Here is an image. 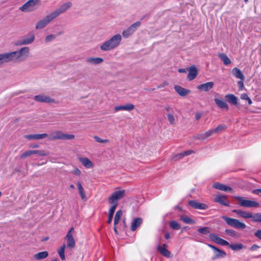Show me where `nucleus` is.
I'll return each mask as SVG.
<instances>
[{
	"label": "nucleus",
	"mask_w": 261,
	"mask_h": 261,
	"mask_svg": "<svg viewBox=\"0 0 261 261\" xmlns=\"http://www.w3.org/2000/svg\"><path fill=\"white\" fill-rule=\"evenodd\" d=\"M30 54V49L28 46L22 47L17 51L0 54V65L11 61H23Z\"/></svg>",
	"instance_id": "f257e3e1"
},
{
	"label": "nucleus",
	"mask_w": 261,
	"mask_h": 261,
	"mask_svg": "<svg viewBox=\"0 0 261 261\" xmlns=\"http://www.w3.org/2000/svg\"><path fill=\"white\" fill-rule=\"evenodd\" d=\"M122 39V36L120 34H117L103 42L100 45V48L104 51L112 50L120 44Z\"/></svg>",
	"instance_id": "f03ea898"
},
{
	"label": "nucleus",
	"mask_w": 261,
	"mask_h": 261,
	"mask_svg": "<svg viewBox=\"0 0 261 261\" xmlns=\"http://www.w3.org/2000/svg\"><path fill=\"white\" fill-rule=\"evenodd\" d=\"M125 195V191L121 190L114 192L108 198L109 203L112 204V206L117 207L118 206V201L123 198Z\"/></svg>",
	"instance_id": "7ed1b4c3"
},
{
	"label": "nucleus",
	"mask_w": 261,
	"mask_h": 261,
	"mask_svg": "<svg viewBox=\"0 0 261 261\" xmlns=\"http://www.w3.org/2000/svg\"><path fill=\"white\" fill-rule=\"evenodd\" d=\"M40 4V0H29L20 8V10L23 12L33 11L38 9Z\"/></svg>",
	"instance_id": "20e7f679"
},
{
	"label": "nucleus",
	"mask_w": 261,
	"mask_h": 261,
	"mask_svg": "<svg viewBox=\"0 0 261 261\" xmlns=\"http://www.w3.org/2000/svg\"><path fill=\"white\" fill-rule=\"evenodd\" d=\"M35 39V34L33 32H30L17 40L15 43V45L17 46H22L31 44L34 42Z\"/></svg>",
	"instance_id": "39448f33"
},
{
	"label": "nucleus",
	"mask_w": 261,
	"mask_h": 261,
	"mask_svg": "<svg viewBox=\"0 0 261 261\" xmlns=\"http://www.w3.org/2000/svg\"><path fill=\"white\" fill-rule=\"evenodd\" d=\"M222 218L228 225L237 229H243L246 227V225L245 223L241 222L238 219L231 218L226 216H223Z\"/></svg>",
	"instance_id": "423d86ee"
},
{
	"label": "nucleus",
	"mask_w": 261,
	"mask_h": 261,
	"mask_svg": "<svg viewBox=\"0 0 261 261\" xmlns=\"http://www.w3.org/2000/svg\"><path fill=\"white\" fill-rule=\"evenodd\" d=\"M234 198L239 201V205L242 207H256L259 206V203L256 201L245 199L241 196H236Z\"/></svg>",
	"instance_id": "0eeeda50"
},
{
	"label": "nucleus",
	"mask_w": 261,
	"mask_h": 261,
	"mask_svg": "<svg viewBox=\"0 0 261 261\" xmlns=\"http://www.w3.org/2000/svg\"><path fill=\"white\" fill-rule=\"evenodd\" d=\"M35 154L40 156H46L49 154V152L41 150H28L21 153L20 155V158L24 159Z\"/></svg>",
	"instance_id": "6e6552de"
},
{
	"label": "nucleus",
	"mask_w": 261,
	"mask_h": 261,
	"mask_svg": "<svg viewBox=\"0 0 261 261\" xmlns=\"http://www.w3.org/2000/svg\"><path fill=\"white\" fill-rule=\"evenodd\" d=\"M72 6V3L70 2H67L62 5L60 7L55 10L51 15L53 16H58V15L62 14L67 11Z\"/></svg>",
	"instance_id": "1a4fd4ad"
},
{
	"label": "nucleus",
	"mask_w": 261,
	"mask_h": 261,
	"mask_svg": "<svg viewBox=\"0 0 261 261\" xmlns=\"http://www.w3.org/2000/svg\"><path fill=\"white\" fill-rule=\"evenodd\" d=\"M34 99L36 101L39 102H45L48 103H57L56 100L50 96L45 94H39L34 97Z\"/></svg>",
	"instance_id": "9d476101"
},
{
	"label": "nucleus",
	"mask_w": 261,
	"mask_h": 261,
	"mask_svg": "<svg viewBox=\"0 0 261 261\" xmlns=\"http://www.w3.org/2000/svg\"><path fill=\"white\" fill-rule=\"evenodd\" d=\"M73 232L74 228L71 227L65 237V239L67 240V247L70 249H73L75 246V242L73 237Z\"/></svg>",
	"instance_id": "9b49d317"
},
{
	"label": "nucleus",
	"mask_w": 261,
	"mask_h": 261,
	"mask_svg": "<svg viewBox=\"0 0 261 261\" xmlns=\"http://www.w3.org/2000/svg\"><path fill=\"white\" fill-rule=\"evenodd\" d=\"M54 17H43L40 19L37 23L35 29L41 30L45 28L53 20Z\"/></svg>",
	"instance_id": "f8f14e48"
},
{
	"label": "nucleus",
	"mask_w": 261,
	"mask_h": 261,
	"mask_svg": "<svg viewBox=\"0 0 261 261\" xmlns=\"http://www.w3.org/2000/svg\"><path fill=\"white\" fill-rule=\"evenodd\" d=\"M209 238L212 241H213L218 244H220V245H221L223 246L228 245L229 246V244L227 241L218 237L215 233H210L209 234Z\"/></svg>",
	"instance_id": "ddd939ff"
},
{
	"label": "nucleus",
	"mask_w": 261,
	"mask_h": 261,
	"mask_svg": "<svg viewBox=\"0 0 261 261\" xmlns=\"http://www.w3.org/2000/svg\"><path fill=\"white\" fill-rule=\"evenodd\" d=\"M135 108V106L132 103H126L124 105L122 106H118L114 108V111L115 112H118L120 111H131L134 110Z\"/></svg>",
	"instance_id": "4468645a"
},
{
	"label": "nucleus",
	"mask_w": 261,
	"mask_h": 261,
	"mask_svg": "<svg viewBox=\"0 0 261 261\" xmlns=\"http://www.w3.org/2000/svg\"><path fill=\"white\" fill-rule=\"evenodd\" d=\"M48 137L47 134H31L27 135L24 136V138L32 140H42Z\"/></svg>",
	"instance_id": "2eb2a0df"
},
{
	"label": "nucleus",
	"mask_w": 261,
	"mask_h": 261,
	"mask_svg": "<svg viewBox=\"0 0 261 261\" xmlns=\"http://www.w3.org/2000/svg\"><path fill=\"white\" fill-rule=\"evenodd\" d=\"M86 62L89 64L96 65L102 63L103 59L100 57H89L86 59Z\"/></svg>",
	"instance_id": "dca6fc26"
},
{
	"label": "nucleus",
	"mask_w": 261,
	"mask_h": 261,
	"mask_svg": "<svg viewBox=\"0 0 261 261\" xmlns=\"http://www.w3.org/2000/svg\"><path fill=\"white\" fill-rule=\"evenodd\" d=\"M213 134H215L213 129H209L203 133L197 134L194 138L199 140H204Z\"/></svg>",
	"instance_id": "f3484780"
},
{
	"label": "nucleus",
	"mask_w": 261,
	"mask_h": 261,
	"mask_svg": "<svg viewBox=\"0 0 261 261\" xmlns=\"http://www.w3.org/2000/svg\"><path fill=\"white\" fill-rule=\"evenodd\" d=\"M214 85V83L213 82H210L198 85L197 86V89L200 91L206 92L212 89Z\"/></svg>",
	"instance_id": "a211bd4d"
},
{
	"label": "nucleus",
	"mask_w": 261,
	"mask_h": 261,
	"mask_svg": "<svg viewBox=\"0 0 261 261\" xmlns=\"http://www.w3.org/2000/svg\"><path fill=\"white\" fill-rule=\"evenodd\" d=\"M189 204L192 207L199 210H205L207 206L204 203H200L194 200H191L189 202Z\"/></svg>",
	"instance_id": "6ab92c4d"
},
{
	"label": "nucleus",
	"mask_w": 261,
	"mask_h": 261,
	"mask_svg": "<svg viewBox=\"0 0 261 261\" xmlns=\"http://www.w3.org/2000/svg\"><path fill=\"white\" fill-rule=\"evenodd\" d=\"M167 247V245L163 244L162 246L159 245L157 249L162 255L166 257H170L171 256V252L166 249Z\"/></svg>",
	"instance_id": "aec40b11"
},
{
	"label": "nucleus",
	"mask_w": 261,
	"mask_h": 261,
	"mask_svg": "<svg viewBox=\"0 0 261 261\" xmlns=\"http://www.w3.org/2000/svg\"><path fill=\"white\" fill-rule=\"evenodd\" d=\"M174 89L175 91L181 96H185L190 92V90L182 88L178 85H175L174 86Z\"/></svg>",
	"instance_id": "412c9836"
},
{
	"label": "nucleus",
	"mask_w": 261,
	"mask_h": 261,
	"mask_svg": "<svg viewBox=\"0 0 261 261\" xmlns=\"http://www.w3.org/2000/svg\"><path fill=\"white\" fill-rule=\"evenodd\" d=\"M62 132L61 130H55L50 135H48V139L50 141L55 140H61Z\"/></svg>",
	"instance_id": "4be33fe9"
},
{
	"label": "nucleus",
	"mask_w": 261,
	"mask_h": 261,
	"mask_svg": "<svg viewBox=\"0 0 261 261\" xmlns=\"http://www.w3.org/2000/svg\"><path fill=\"white\" fill-rule=\"evenodd\" d=\"M233 213L237 214L239 216L245 219L250 218L251 217V213L242 211L241 210H234Z\"/></svg>",
	"instance_id": "5701e85b"
},
{
	"label": "nucleus",
	"mask_w": 261,
	"mask_h": 261,
	"mask_svg": "<svg viewBox=\"0 0 261 261\" xmlns=\"http://www.w3.org/2000/svg\"><path fill=\"white\" fill-rule=\"evenodd\" d=\"M208 246L214 251L217 257H224L226 255V253L224 251L219 249L215 246L210 244H208Z\"/></svg>",
	"instance_id": "b1692460"
},
{
	"label": "nucleus",
	"mask_w": 261,
	"mask_h": 261,
	"mask_svg": "<svg viewBox=\"0 0 261 261\" xmlns=\"http://www.w3.org/2000/svg\"><path fill=\"white\" fill-rule=\"evenodd\" d=\"M189 73L187 78L189 81L194 80L197 75V70L195 66H192L189 69Z\"/></svg>",
	"instance_id": "393cba45"
},
{
	"label": "nucleus",
	"mask_w": 261,
	"mask_h": 261,
	"mask_svg": "<svg viewBox=\"0 0 261 261\" xmlns=\"http://www.w3.org/2000/svg\"><path fill=\"white\" fill-rule=\"evenodd\" d=\"M214 101L216 105L220 109H224L226 111L228 110V106L224 100L215 98Z\"/></svg>",
	"instance_id": "a878e982"
},
{
	"label": "nucleus",
	"mask_w": 261,
	"mask_h": 261,
	"mask_svg": "<svg viewBox=\"0 0 261 261\" xmlns=\"http://www.w3.org/2000/svg\"><path fill=\"white\" fill-rule=\"evenodd\" d=\"M213 187L217 189L226 192H231L232 191V189L230 187L218 182L214 184L213 185Z\"/></svg>",
	"instance_id": "bb28decb"
},
{
	"label": "nucleus",
	"mask_w": 261,
	"mask_h": 261,
	"mask_svg": "<svg viewBox=\"0 0 261 261\" xmlns=\"http://www.w3.org/2000/svg\"><path fill=\"white\" fill-rule=\"evenodd\" d=\"M143 220L141 218H137L135 219L131 223V230L135 231L142 223Z\"/></svg>",
	"instance_id": "cd10ccee"
},
{
	"label": "nucleus",
	"mask_w": 261,
	"mask_h": 261,
	"mask_svg": "<svg viewBox=\"0 0 261 261\" xmlns=\"http://www.w3.org/2000/svg\"><path fill=\"white\" fill-rule=\"evenodd\" d=\"M215 201L223 205H228V203L227 202V197L224 195H217Z\"/></svg>",
	"instance_id": "c85d7f7f"
},
{
	"label": "nucleus",
	"mask_w": 261,
	"mask_h": 261,
	"mask_svg": "<svg viewBox=\"0 0 261 261\" xmlns=\"http://www.w3.org/2000/svg\"><path fill=\"white\" fill-rule=\"evenodd\" d=\"M80 162L87 168H91L94 166L93 163L87 158H80Z\"/></svg>",
	"instance_id": "c756f323"
},
{
	"label": "nucleus",
	"mask_w": 261,
	"mask_h": 261,
	"mask_svg": "<svg viewBox=\"0 0 261 261\" xmlns=\"http://www.w3.org/2000/svg\"><path fill=\"white\" fill-rule=\"evenodd\" d=\"M77 187L79 192V194L80 195L81 199L83 201H86L87 200V197L85 193V192L84 191V189L82 185V184L80 181H77L76 182Z\"/></svg>",
	"instance_id": "7c9ffc66"
},
{
	"label": "nucleus",
	"mask_w": 261,
	"mask_h": 261,
	"mask_svg": "<svg viewBox=\"0 0 261 261\" xmlns=\"http://www.w3.org/2000/svg\"><path fill=\"white\" fill-rule=\"evenodd\" d=\"M227 101L233 105L238 104V97L232 94H228L225 96Z\"/></svg>",
	"instance_id": "2f4dec72"
},
{
	"label": "nucleus",
	"mask_w": 261,
	"mask_h": 261,
	"mask_svg": "<svg viewBox=\"0 0 261 261\" xmlns=\"http://www.w3.org/2000/svg\"><path fill=\"white\" fill-rule=\"evenodd\" d=\"M232 74L237 79H239L242 81L245 79V76L242 71L239 68L235 67L232 69Z\"/></svg>",
	"instance_id": "473e14b6"
},
{
	"label": "nucleus",
	"mask_w": 261,
	"mask_h": 261,
	"mask_svg": "<svg viewBox=\"0 0 261 261\" xmlns=\"http://www.w3.org/2000/svg\"><path fill=\"white\" fill-rule=\"evenodd\" d=\"M48 256V252L44 251L34 254L33 257L35 260H40L46 258Z\"/></svg>",
	"instance_id": "72a5a7b5"
},
{
	"label": "nucleus",
	"mask_w": 261,
	"mask_h": 261,
	"mask_svg": "<svg viewBox=\"0 0 261 261\" xmlns=\"http://www.w3.org/2000/svg\"><path fill=\"white\" fill-rule=\"evenodd\" d=\"M218 57L223 61L224 65H227L231 63L230 60L225 54L220 53L218 55Z\"/></svg>",
	"instance_id": "f704fd0d"
},
{
	"label": "nucleus",
	"mask_w": 261,
	"mask_h": 261,
	"mask_svg": "<svg viewBox=\"0 0 261 261\" xmlns=\"http://www.w3.org/2000/svg\"><path fill=\"white\" fill-rule=\"evenodd\" d=\"M66 248L65 244H63L58 250V253L62 260L65 259V250Z\"/></svg>",
	"instance_id": "c9c22d12"
},
{
	"label": "nucleus",
	"mask_w": 261,
	"mask_h": 261,
	"mask_svg": "<svg viewBox=\"0 0 261 261\" xmlns=\"http://www.w3.org/2000/svg\"><path fill=\"white\" fill-rule=\"evenodd\" d=\"M227 128V126L225 124H220L218 125L215 128L213 129L215 134H220L225 131Z\"/></svg>",
	"instance_id": "e433bc0d"
},
{
	"label": "nucleus",
	"mask_w": 261,
	"mask_h": 261,
	"mask_svg": "<svg viewBox=\"0 0 261 261\" xmlns=\"http://www.w3.org/2000/svg\"><path fill=\"white\" fill-rule=\"evenodd\" d=\"M180 219L186 224H194L195 221L187 215H181Z\"/></svg>",
	"instance_id": "4c0bfd02"
},
{
	"label": "nucleus",
	"mask_w": 261,
	"mask_h": 261,
	"mask_svg": "<svg viewBox=\"0 0 261 261\" xmlns=\"http://www.w3.org/2000/svg\"><path fill=\"white\" fill-rule=\"evenodd\" d=\"M116 208V207L113 206H111V207L110 208L109 211L108 219L107 221L108 223L110 224L112 222L113 215Z\"/></svg>",
	"instance_id": "58836bf2"
},
{
	"label": "nucleus",
	"mask_w": 261,
	"mask_h": 261,
	"mask_svg": "<svg viewBox=\"0 0 261 261\" xmlns=\"http://www.w3.org/2000/svg\"><path fill=\"white\" fill-rule=\"evenodd\" d=\"M122 214L123 212L121 210H119L116 212L114 221V225L115 226H116L119 223Z\"/></svg>",
	"instance_id": "ea45409f"
},
{
	"label": "nucleus",
	"mask_w": 261,
	"mask_h": 261,
	"mask_svg": "<svg viewBox=\"0 0 261 261\" xmlns=\"http://www.w3.org/2000/svg\"><path fill=\"white\" fill-rule=\"evenodd\" d=\"M229 247L234 251L240 250L244 248V246L241 243H237L234 244H229Z\"/></svg>",
	"instance_id": "a19ab883"
},
{
	"label": "nucleus",
	"mask_w": 261,
	"mask_h": 261,
	"mask_svg": "<svg viewBox=\"0 0 261 261\" xmlns=\"http://www.w3.org/2000/svg\"><path fill=\"white\" fill-rule=\"evenodd\" d=\"M252 220L255 222H261V213H256L255 214H252L251 213V217Z\"/></svg>",
	"instance_id": "79ce46f5"
},
{
	"label": "nucleus",
	"mask_w": 261,
	"mask_h": 261,
	"mask_svg": "<svg viewBox=\"0 0 261 261\" xmlns=\"http://www.w3.org/2000/svg\"><path fill=\"white\" fill-rule=\"evenodd\" d=\"M133 34L134 32L129 29V28H128L122 32V35L124 38H128Z\"/></svg>",
	"instance_id": "37998d69"
},
{
	"label": "nucleus",
	"mask_w": 261,
	"mask_h": 261,
	"mask_svg": "<svg viewBox=\"0 0 261 261\" xmlns=\"http://www.w3.org/2000/svg\"><path fill=\"white\" fill-rule=\"evenodd\" d=\"M169 225L171 228L174 230H178L180 228V224L176 221H171L169 223Z\"/></svg>",
	"instance_id": "c03bdc74"
},
{
	"label": "nucleus",
	"mask_w": 261,
	"mask_h": 261,
	"mask_svg": "<svg viewBox=\"0 0 261 261\" xmlns=\"http://www.w3.org/2000/svg\"><path fill=\"white\" fill-rule=\"evenodd\" d=\"M75 138V136L72 134H64L62 132L61 140H71Z\"/></svg>",
	"instance_id": "a18cd8bd"
},
{
	"label": "nucleus",
	"mask_w": 261,
	"mask_h": 261,
	"mask_svg": "<svg viewBox=\"0 0 261 261\" xmlns=\"http://www.w3.org/2000/svg\"><path fill=\"white\" fill-rule=\"evenodd\" d=\"M225 233L229 235L230 237H233V238H238L239 235L238 233L234 230L232 229H226L225 230Z\"/></svg>",
	"instance_id": "49530a36"
},
{
	"label": "nucleus",
	"mask_w": 261,
	"mask_h": 261,
	"mask_svg": "<svg viewBox=\"0 0 261 261\" xmlns=\"http://www.w3.org/2000/svg\"><path fill=\"white\" fill-rule=\"evenodd\" d=\"M141 25V22L140 21H137L135 22L134 23L132 24L130 26H129L128 28L134 33L137 29L140 27Z\"/></svg>",
	"instance_id": "de8ad7c7"
},
{
	"label": "nucleus",
	"mask_w": 261,
	"mask_h": 261,
	"mask_svg": "<svg viewBox=\"0 0 261 261\" xmlns=\"http://www.w3.org/2000/svg\"><path fill=\"white\" fill-rule=\"evenodd\" d=\"M199 233L202 234H206L210 233V228L208 227H200L198 229Z\"/></svg>",
	"instance_id": "09e8293b"
},
{
	"label": "nucleus",
	"mask_w": 261,
	"mask_h": 261,
	"mask_svg": "<svg viewBox=\"0 0 261 261\" xmlns=\"http://www.w3.org/2000/svg\"><path fill=\"white\" fill-rule=\"evenodd\" d=\"M94 139L97 142L101 143H109V142H110L109 140L108 139H102L100 137H99L98 136H94Z\"/></svg>",
	"instance_id": "8fccbe9b"
},
{
	"label": "nucleus",
	"mask_w": 261,
	"mask_h": 261,
	"mask_svg": "<svg viewBox=\"0 0 261 261\" xmlns=\"http://www.w3.org/2000/svg\"><path fill=\"white\" fill-rule=\"evenodd\" d=\"M167 118L169 122L172 125H174L175 124V118L173 114H168L167 115Z\"/></svg>",
	"instance_id": "3c124183"
},
{
	"label": "nucleus",
	"mask_w": 261,
	"mask_h": 261,
	"mask_svg": "<svg viewBox=\"0 0 261 261\" xmlns=\"http://www.w3.org/2000/svg\"><path fill=\"white\" fill-rule=\"evenodd\" d=\"M56 36L54 35H49L46 36L45 38V41L46 43H48L51 41L55 38Z\"/></svg>",
	"instance_id": "603ef678"
},
{
	"label": "nucleus",
	"mask_w": 261,
	"mask_h": 261,
	"mask_svg": "<svg viewBox=\"0 0 261 261\" xmlns=\"http://www.w3.org/2000/svg\"><path fill=\"white\" fill-rule=\"evenodd\" d=\"M185 156L184 155V154L182 152H181L180 153L177 154L175 156H174L172 159L173 160H180L184 158Z\"/></svg>",
	"instance_id": "864d4df0"
},
{
	"label": "nucleus",
	"mask_w": 261,
	"mask_h": 261,
	"mask_svg": "<svg viewBox=\"0 0 261 261\" xmlns=\"http://www.w3.org/2000/svg\"><path fill=\"white\" fill-rule=\"evenodd\" d=\"M185 156L184 155V154L182 152H181L180 153L177 154L175 156H174L172 159L173 160H180L184 158Z\"/></svg>",
	"instance_id": "5fc2aeb1"
},
{
	"label": "nucleus",
	"mask_w": 261,
	"mask_h": 261,
	"mask_svg": "<svg viewBox=\"0 0 261 261\" xmlns=\"http://www.w3.org/2000/svg\"><path fill=\"white\" fill-rule=\"evenodd\" d=\"M167 85H168V83L166 81H165L163 82L162 84L158 85L157 88L158 89H161L167 86Z\"/></svg>",
	"instance_id": "6e6d98bb"
},
{
	"label": "nucleus",
	"mask_w": 261,
	"mask_h": 261,
	"mask_svg": "<svg viewBox=\"0 0 261 261\" xmlns=\"http://www.w3.org/2000/svg\"><path fill=\"white\" fill-rule=\"evenodd\" d=\"M72 173L76 175L80 176L81 174V171L78 168H75L72 171Z\"/></svg>",
	"instance_id": "4d7b16f0"
},
{
	"label": "nucleus",
	"mask_w": 261,
	"mask_h": 261,
	"mask_svg": "<svg viewBox=\"0 0 261 261\" xmlns=\"http://www.w3.org/2000/svg\"><path fill=\"white\" fill-rule=\"evenodd\" d=\"M194 152H195L193 150H187V151L182 152L184 155L185 156L190 155L192 153H194Z\"/></svg>",
	"instance_id": "13d9d810"
},
{
	"label": "nucleus",
	"mask_w": 261,
	"mask_h": 261,
	"mask_svg": "<svg viewBox=\"0 0 261 261\" xmlns=\"http://www.w3.org/2000/svg\"><path fill=\"white\" fill-rule=\"evenodd\" d=\"M238 84L239 85V89L240 90H243L244 87V83H243V81L241 80L240 81H239L238 82Z\"/></svg>",
	"instance_id": "bf43d9fd"
},
{
	"label": "nucleus",
	"mask_w": 261,
	"mask_h": 261,
	"mask_svg": "<svg viewBox=\"0 0 261 261\" xmlns=\"http://www.w3.org/2000/svg\"><path fill=\"white\" fill-rule=\"evenodd\" d=\"M254 236L261 240V230H258L254 233Z\"/></svg>",
	"instance_id": "052dcab7"
},
{
	"label": "nucleus",
	"mask_w": 261,
	"mask_h": 261,
	"mask_svg": "<svg viewBox=\"0 0 261 261\" xmlns=\"http://www.w3.org/2000/svg\"><path fill=\"white\" fill-rule=\"evenodd\" d=\"M249 98L248 95L246 93H243L241 95V98L242 99L247 100Z\"/></svg>",
	"instance_id": "680f3d73"
},
{
	"label": "nucleus",
	"mask_w": 261,
	"mask_h": 261,
	"mask_svg": "<svg viewBox=\"0 0 261 261\" xmlns=\"http://www.w3.org/2000/svg\"><path fill=\"white\" fill-rule=\"evenodd\" d=\"M259 247L256 245V244H254L253 245L251 248H250V250H252V251H254V250H255L256 249H258Z\"/></svg>",
	"instance_id": "e2e57ef3"
},
{
	"label": "nucleus",
	"mask_w": 261,
	"mask_h": 261,
	"mask_svg": "<svg viewBox=\"0 0 261 261\" xmlns=\"http://www.w3.org/2000/svg\"><path fill=\"white\" fill-rule=\"evenodd\" d=\"M259 192L261 193V189H255L252 191V193L255 194H258Z\"/></svg>",
	"instance_id": "0e129e2a"
},
{
	"label": "nucleus",
	"mask_w": 261,
	"mask_h": 261,
	"mask_svg": "<svg viewBox=\"0 0 261 261\" xmlns=\"http://www.w3.org/2000/svg\"><path fill=\"white\" fill-rule=\"evenodd\" d=\"M201 117V113H197L195 114V119L196 120H199L200 118Z\"/></svg>",
	"instance_id": "69168bd1"
},
{
	"label": "nucleus",
	"mask_w": 261,
	"mask_h": 261,
	"mask_svg": "<svg viewBox=\"0 0 261 261\" xmlns=\"http://www.w3.org/2000/svg\"><path fill=\"white\" fill-rule=\"evenodd\" d=\"M178 71L180 73H185L187 71V69L185 68H180L178 70Z\"/></svg>",
	"instance_id": "338daca9"
},
{
	"label": "nucleus",
	"mask_w": 261,
	"mask_h": 261,
	"mask_svg": "<svg viewBox=\"0 0 261 261\" xmlns=\"http://www.w3.org/2000/svg\"><path fill=\"white\" fill-rule=\"evenodd\" d=\"M170 237V234L169 232H167L166 233V234H165V238L166 239H169Z\"/></svg>",
	"instance_id": "774afa93"
}]
</instances>
